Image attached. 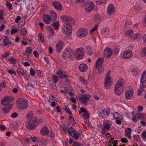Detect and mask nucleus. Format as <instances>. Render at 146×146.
I'll return each mask as SVG.
<instances>
[{"label":"nucleus","instance_id":"nucleus-10","mask_svg":"<svg viewBox=\"0 0 146 146\" xmlns=\"http://www.w3.org/2000/svg\"><path fill=\"white\" fill-rule=\"evenodd\" d=\"M88 30L86 29H82L78 30V36L80 37H83L86 36L88 33Z\"/></svg>","mask_w":146,"mask_h":146},{"label":"nucleus","instance_id":"nucleus-46","mask_svg":"<svg viewBox=\"0 0 146 146\" xmlns=\"http://www.w3.org/2000/svg\"><path fill=\"white\" fill-rule=\"evenodd\" d=\"M82 116L84 118H86V119H88L89 117V114L87 111H86V112L82 114Z\"/></svg>","mask_w":146,"mask_h":146},{"label":"nucleus","instance_id":"nucleus-47","mask_svg":"<svg viewBox=\"0 0 146 146\" xmlns=\"http://www.w3.org/2000/svg\"><path fill=\"white\" fill-rule=\"evenodd\" d=\"M55 99V97L52 95L51 94L50 96L48 102H51L52 101L54 100Z\"/></svg>","mask_w":146,"mask_h":146},{"label":"nucleus","instance_id":"nucleus-58","mask_svg":"<svg viewBox=\"0 0 146 146\" xmlns=\"http://www.w3.org/2000/svg\"><path fill=\"white\" fill-rule=\"evenodd\" d=\"M98 27V25H96L95 27L93 28L90 31V33H93L94 32L96 31V29H97Z\"/></svg>","mask_w":146,"mask_h":146},{"label":"nucleus","instance_id":"nucleus-2","mask_svg":"<svg viewBox=\"0 0 146 146\" xmlns=\"http://www.w3.org/2000/svg\"><path fill=\"white\" fill-rule=\"evenodd\" d=\"M124 81L122 79H120L116 83L115 92L117 95H120L123 90Z\"/></svg>","mask_w":146,"mask_h":146},{"label":"nucleus","instance_id":"nucleus-11","mask_svg":"<svg viewBox=\"0 0 146 146\" xmlns=\"http://www.w3.org/2000/svg\"><path fill=\"white\" fill-rule=\"evenodd\" d=\"M42 19L47 24H49L52 21V18L50 16L47 14L43 15Z\"/></svg>","mask_w":146,"mask_h":146},{"label":"nucleus","instance_id":"nucleus-22","mask_svg":"<svg viewBox=\"0 0 146 146\" xmlns=\"http://www.w3.org/2000/svg\"><path fill=\"white\" fill-rule=\"evenodd\" d=\"M104 61V59L102 57H100L98 58V60L96 62V66L97 68L99 67H100V66L102 65V63Z\"/></svg>","mask_w":146,"mask_h":146},{"label":"nucleus","instance_id":"nucleus-21","mask_svg":"<svg viewBox=\"0 0 146 146\" xmlns=\"http://www.w3.org/2000/svg\"><path fill=\"white\" fill-rule=\"evenodd\" d=\"M12 106V104H10L8 106H5L3 108V112L5 113H7L9 112Z\"/></svg>","mask_w":146,"mask_h":146},{"label":"nucleus","instance_id":"nucleus-9","mask_svg":"<svg viewBox=\"0 0 146 146\" xmlns=\"http://www.w3.org/2000/svg\"><path fill=\"white\" fill-rule=\"evenodd\" d=\"M112 53L111 49L108 47L104 51V56L107 58H109L111 56Z\"/></svg>","mask_w":146,"mask_h":146},{"label":"nucleus","instance_id":"nucleus-44","mask_svg":"<svg viewBox=\"0 0 146 146\" xmlns=\"http://www.w3.org/2000/svg\"><path fill=\"white\" fill-rule=\"evenodd\" d=\"M4 98L6 100H8L7 101L8 102V103H9L11 102L13 100V98L11 97H9L7 96Z\"/></svg>","mask_w":146,"mask_h":146},{"label":"nucleus","instance_id":"nucleus-64","mask_svg":"<svg viewBox=\"0 0 146 146\" xmlns=\"http://www.w3.org/2000/svg\"><path fill=\"white\" fill-rule=\"evenodd\" d=\"M144 44L146 45V34L145 35L142 37Z\"/></svg>","mask_w":146,"mask_h":146},{"label":"nucleus","instance_id":"nucleus-1","mask_svg":"<svg viewBox=\"0 0 146 146\" xmlns=\"http://www.w3.org/2000/svg\"><path fill=\"white\" fill-rule=\"evenodd\" d=\"M60 18L64 23V34L67 35H71L72 32L71 26L74 23V20L70 17L65 15L61 16Z\"/></svg>","mask_w":146,"mask_h":146},{"label":"nucleus","instance_id":"nucleus-48","mask_svg":"<svg viewBox=\"0 0 146 146\" xmlns=\"http://www.w3.org/2000/svg\"><path fill=\"white\" fill-rule=\"evenodd\" d=\"M4 11L3 10H0V20H3L4 18L3 17L4 15Z\"/></svg>","mask_w":146,"mask_h":146},{"label":"nucleus","instance_id":"nucleus-28","mask_svg":"<svg viewBox=\"0 0 146 146\" xmlns=\"http://www.w3.org/2000/svg\"><path fill=\"white\" fill-rule=\"evenodd\" d=\"M110 30L109 29L105 28L102 29V34L105 36L106 35H108L109 33Z\"/></svg>","mask_w":146,"mask_h":146},{"label":"nucleus","instance_id":"nucleus-50","mask_svg":"<svg viewBox=\"0 0 146 146\" xmlns=\"http://www.w3.org/2000/svg\"><path fill=\"white\" fill-rule=\"evenodd\" d=\"M6 6L10 10L13 9L12 4L9 2H7V3Z\"/></svg>","mask_w":146,"mask_h":146},{"label":"nucleus","instance_id":"nucleus-16","mask_svg":"<svg viewBox=\"0 0 146 146\" xmlns=\"http://www.w3.org/2000/svg\"><path fill=\"white\" fill-rule=\"evenodd\" d=\"M69 128H70L72 133L73 134L72 137L74 138L75 139H78V137L80 136V133H78L72 127H70Z\"/></svg>","mask_w":146,"mask_h":146},{"label":"nucleus","instance_id":"nucleus-54","mask_svg":"<svg viewBox=\"0 0 146 146\" xmlns=\"http://www.w3.org/2000/svg\"><path fill=\"white\" fill-rule=\"evenodd\" d=\"M137 71V69H132L131 70V72L134 75H136L138 73Z\"/></svg>","mask_w":146,"mask_h":146},{"label":"nucleus","instance_id":"nucleus-18","mask_svg":"<svg viewBox=\"0 0 146 146\" xmlns=\"http://www.w3.org/2000/svg\"><path fill=\"white\" fill-rule=\"evenodd\" d=\"M64 43L61 40H59L58 42L56 44V51L58 52H59L60 51L61 49L63 47Z\"/></svg>","mask_w":146,"mask_h":146},{"label":"nucleus","instance_id":"nucleus-19","mask_svg":"<svg viewBox=\"0 0 146 146\" xmlns=\"http://www.w3.org/2000/svg\"><path fill=\"white\" fill-rule=\"evenodd\" d=\"M49 131L48 128L46 126L44 127L40 131L41 134L43 135H48L49 133Z\"/></svg>","mask_w":146,"mask_h":146},{"label":"nucleus","instance_id":"nucleus-45","mask_svg":"<svg viewBox=\"0 0 146 146\" xmlns=\"http://www.w3.org/2000/svg\"><path fill=\"white\" fill-rule=\"evenodd\" d=\"M106 0H97L96 1V3L99 5L103 3H106Z\"/></svg>","mask_w":146,"mask_h":146},{"label":"nucleus","instance_id":"nucleus-13","mask_svg":"<svg viewBox=\"0 0 146 146\" xmlns=\"http://www.w3.org/2000/svg\"><path fill=\"white\" fill-rule=\"evenodd\" d=\"M107 11L109 15H113L115 12L114 6L111 3L109 4Z\"/></svg>","mask_w":146,"mask_h":146},{"label":"nucleus","instance_id":"nucleus-5","mask_svg":"<svg viewBox=\"0 0 146 146\" xmlns=\"http://www.w3.org/2000/svg\"><path fill=\"white\" fill-rule=\"evenodd\" d=\"M74 51L71 48H66L62 54V56L64 59H66L68 57L71 58L73 55Z\"/></svg>","mask_w":146,"mask_h":146},{"label":"nucleus","instance_id":"nucleus-49","mask_svg":"<svg viewBox=\"0 0 146 146\" xmlns=\"http://www.w3.org/2000/svg\"><path fill=\"white\" fill-rule=\"evenodd\" d=\"M100 18V15L97 14H95L94 16V19L96 21L99 20Z\"/></svg>","mask_w":146,"mask_h":146},{"label":"nucleus","instance_id":"nucleus-23","mask_svg":"<svg viewBox=\"0 0 146 146\" xmlns=\"http://www.w3.org/2000/svg\"><path fill=\"white\" fill-rule=\"evenodd\" d=\"M140 82L143 84L146 82V70L142 74L141 77L140 79Z\"/></svg>","mask_w":146,"mask_h":146},{"label":"nucleus","instance_id":"nucleus-39","mask_svg":"<svg viewBox=\"0 0 146 146\" xmlns=\"http://www.w3.org/2000/svg\"><path fill=\"white\" fill-rule=\"evenodd\" d=\"M17 71L18 74L20 75H21L23 76L25 74L24 71L21 68H19L17 69Z\"/></svg>","mask_w":146,"mask_h":146},{"label":"nucleus","instance_id":"nucleus-56","mask_svg":"<svg viewBox=\"0 0 146 146\" xmlns=\"http://www.w3.org/2000/svg\"><path fill=\"white\" fill-rule=\"evenodd\" d=\"M46 29L47 30L49 31V32H50L52 35L54 34V31L53 29L51 28V27H47Z\"/></svg>","mask_w":146,"mask_h":146},{"label":"nucleus","instance_id":"nucleus-42","mask_svg":"<svg viewBox=\"0 0 146 146\" xmlns=\"http://www.w3.org/2000/svg\"><path fill=\"white\" fill-rule=\"evenodd\" d=\"M64 110L65 111L70 115L72 114V113L68 107L67 106H65Z\"/></svg>","mask_w":146,"mask_h":146},{"label":"nucleus","instance_id":"nucleus-4","mask_svg":"<svg viewBox=\"0 0 146 146\" xmlns=\"http://www.w3.org/2000/svg\"><path fill=\"white\" fill-rule=\"evenodd\" d=\"M27 101L24 99L19 98L17 99V102L21 109H26L27 107Z\"/></svg>","mask_w":146,"mask_h":146},{"label":"nucleus","instance_id":"nucleus-60","mask_svg":"<svg viewBox=\"0 0 146 146\" xmlns=\"http://www.w3.org/2000/svg\"><path fill=\"white\" fill-rule=\"evenodd\" d=\"M8 61L11 62V64H13L14 65L16 63V60L15 59L12 58L8 60Z\"/></svg>","mask_w":146,"mask_h":146},{"label":"nucleus","instance_id":"nucleus-40","mask_svg":"<svg viewBox=\"0 0 146 146\" xmlns=\"http://www.w3.org/2000/svg\"><path fill=\"white\" fill-rule=\"evenodd\" d=\"M136 115L138 119H140L141 118L144 117V114L143 113H136Z\"/></svg>","mask_w":146,"mask_h":146},{"label":"nucleus","instance_id":"nucleus-24","mask_svg":"<svg viewBox=\"0 0 146 146\" xmlns=\"http://www.w3.org/2000/svg\"><path fill=\"white\" fill-rule=\"evenodd\" d=\"M80 70L82 72H84L87 70V66L84 64H80L79 66Z\"/></svg>","mask_w":146,"mask_h":146},{"label":"nucleus","instance_id":"nucleus-43","mask_svg":"<svg viewBox=\"0 0 146 146\" xmlns=\"http://www.w3.org/2000/svg\"><path fill=\"white\" fill-rule=\"evenodd\" d=\"M38 36V37L40 38V40L42 42H44V36H43L42 33H39Z\"/></svg>","mask_w":146,"mask_h":146},{"label":"nucleus","instance_id":"nucleus-62","mask_svg":"<svg viewBox=\"0 0 146 146\" xmlns=\"http://www.w3.org/2000/svg\"><path fill=\"white\" fill-rule=\"evenodd\" d=\"M17 29L16 28H13L11 31V34H12L17 33Z\"/></svg>","mask_w":146,"mask_h":146},{"label":"nucleus","instance_id":"nucleus-8","mask_svg":"<svg viewBox=\"0 0 146 146\" xmlns=\"http://www.w3.org/2000/svg\"><path fill=\"white\" fill-rule=\"evenodd\" d=\"M110 71L109 70L108 73V74L105 78V81L104 82V84L105 85V87L107 88V87H109L112 84L111 81H110L111 78L110 77Z\"/></svg>","mask_w":146,"mask_h":146},{"label":"nucleus","instance_id":"nucleus-27","mask_svg":"<svg viewBox=\"0 0 146 146\" xmlns=\"http://www.w3.org/2000/svg\"><path fill=\"white\" fill-rule=\"evenodd\" d=\"M131 128H127L125 130V134L129 138H130L131 137Z\"/></svg>","mask_w":146,"mask_h":146},{"label":"nucleus","instance_id":"nucleus-53","mask_svg":"<svg viewBox=\"0 0 146 146\" xmlns=\"http://www.w3.org/2000/svg\"><path fill=\"white\" fill-rule=\"evenodd\" d=\"M86 111H87L86 109L83 107H81L80 108V110L79 111V114L80 115L82 113H84L86 112Z\"/></svg>","mask_w":146,"mask_h":146},{"label":"nucleus","instance_id":"nucleus-26","mask_svg":"<svg viewBox=\"0 0 146 146\" xmlns=\"http://www.w3.org/2000/svg\"><path fill=\"white\" fill-rule=\"evenodd\" d=\"M32 50L30 47L27 48L25 50V53L23 52V54L24 55H26L27 56V57L28 58L29 56L30 55V54L32 53Z\"/></svg>","mask_w":146,"mask_h":146},{"label":"nucleus","instance_id":"nucleus-32","mask_svg":"<svg viewBox=\"0 0 146 146\" xmlns=\"http://www.w3.org/2000/svg\"><path fill=\"white\" fill-rule=\"evenodd\" d=\"M27 33V31L25 28H23L21 30L20 34L21 35L23 36H25Z\"/></svg>","mask_w":146,"mask_h":146},{"label":"nucleus","instance_id":"nucleus-41","mask_svg":"<svg viewBox=\"0 0 146 146\" xmlns=\"http://www.w3.org/2000/svg\"><path fill=\"white\" fill-rule=\"evenodd\" d=\"M52 78L54 83H56L58 82V78L57 76L53 75L52 76Z\"/></svg>","mask_w":146,"mask_h":146},{"label":"nucleus","instance_id":"nucleus-17","mask_svg":"<svg viewBox=\"0 0 146 146\" xmlns=\"http://www.w3.org/2000/svg\"><path fill=\"white\" fill-rule=\"evenodd\" d=\"M133 95V92L132 90H128L125 94V98L127 100H130L132 98Z\"/></svg>","mask_w":146,"mask_h":146},{"label":"nucleus","instance_id":"nucleus-36","mask_svg":"<svg viewBox=\"0 0 146 146\" xmlns=\"http://www.w3.org/2000/svg\"><path fill=\"white\" fill-rule=\"evenodd\" d=\"M103 127L107 130H110V125L108 123H106L105 122L103 123Z\"/></svg>","mask_w":146,"mask_h":146},{"label":"nucleus","instance_id":"nucleus-3","mask_svg":"<svg viewBox=\"0 0 146 146\" xmlns=\"http://www.w3.org/2000/svg\"><path fill=\"white\" fill-rule=\"evenodd\" d=\"M86 7L85 10L88 13L90 12L92 10L96 11L98 9L97 7L94 6L93 2L91 1L86 3Z\"/></svg>","mask_w":146,"mask_h":146},{"label":"nucleus","instance_id":"nucleus-29","mask_svg":"<svg viewBox=\"0 0 146 146\" xmlns=\"http://www.w3.org/2000/svg\"><path fill=\"white\" fill-rule=\"evenodd\" d=\"M102 112L105 117L107 116L110 113V111L109 109H105L102 111Z\"/></svg>","mask_w":146,"mask_h":146},{"label":"nucleus","instance_id":"nucleus-6","mask_svg":"<svg viewBox=\"0 0 146 146\" xmlns=\"http://www.w3.org/2000/svg\"><path fill=\"white\" fill-rule=\"evenodd\" d=\"M84 56V50L82 48L77 49L76 53L75 56L78 60L83 59Z\"/></svg>","mask_w":146,"mask_h":146},{"label":"nucleus","instance_id":"nucleus-57","mask_svg":"<svg viewBox=\"0 0 146 146\" xmlns=\"http://www.w3.org/2000/svg\"><path fill=\"white\" fill-rule=\"evenodd\" d=\"M131 114L133 115V117L132 118V120L134 122H136L137 121V120L136 119V118H137V117H136V116L135 115H134V112L133 111H132L131 113Z\"/></svg>","mask_w":146,"mask_h":146},{"label":"nucleus","instance_id":"nucleus-63","mask_svg":"<svg viewBox=\"0 0 146 146\" xmlns=\"http://www.w3.org/2000/svg\"><path fill=\"white\" fill-rule=\"evenodd\" d=\"M141 135L143 139L146 138V131H144L141 134Z\"/></svg>","mask_w":146,"mask_h":146},{"label":"nucleus","instance_id":"nucleus-15","mask_svg":"<svg viewBox=\"0 0 146 146\" xmlns=\"http://www.w3.org/2000/svg\"><path fill=\"white\" fill-rule=\"evenodd\" d=\"M36 122H34L33 121H29L27 123V127L28 129H34L35 126H36Z\"/></svg>","mask_w":146,"mask_h":146},{"label":"nucleus","instance_id":"nucleus-14","mask_svg":"<svg viewBox=\"0 0 146 146\" xmlns=\"http://www.w3.org/2000/svg\"><path fill=\"white\" fill-rule=\"evenodd\" d=\"M26 117L29 121H33L34 122H36L38 119L36 117H33V114L32 113H27L26 115Z\"/></svg>","mask_w":146,"mask_h":146},{"label":"nucleus","instance_id":"nucleus-35","mask_svg":"<svg viewBox=\"0 0 146 146\" xmlns=\"http://www.w3.org/2000/svg\"><path fill=\"white\" fill-rule=\"evenodd\" d=\"M51 25L53 26L54 28L56 30H57L58 29L59 27V22H57L54 23H52Z\"/></svg>","mask_w":146,"mask_h":146},{"label":"nucleus","instance_id":"nucleus-30","mask_svg":"<svg viewBox=\"0 0 146 146\" xmlns=\"http://www.w3.org/2000/svg\"><path fill=\"white\" fill-rule=\"evenodd\" d=\"M4 37L5 38L3 40L4 46H6L9 45V38L7 36H5Z\"/></svg>","mask_w":146,"mask_h":146},{"label":"nucleus","instance_id":"nucleus-61","mask_svg":"<svg viewBox=\"0 0 146 146\" xmlns=\"http://www.w3.org/2000/svg\"><path fill=\"white\" fill-rule=\"evenodd\" d=\"M119 114L117 112H115L113 114V116L114 118L116 119H118V117Z\"/></svg>","mask_w":146,"mask_h":146},{"label":"nucleus","instance_id":"nucleus-20","mask_svg":"<svg viewBox=\"0 0 146 146\" xmlns=\"http://www.w3.org/2000/svg\"><path fill=\"white\" fill-rule=\"evenodd\" d=\"M123 56L124 59L130 58L132 56V52L130 50L125 51L124 52Z\"/></svg>","mask_w":146,"mask_h":146},{"label":"nucleus","instance_id":"nucleus-31","mask_svg":"<svg viewBox=\"0 0 146 146\" xmlns=\"http://www.w3.org/2000/svg\"><path fill=\"white\" fill-rule=\"evenodd\" d=\"M50 14L54 18V20L55 21L57 18V15L56 13L53 10H51L50 11Z\"/></svg>","mask_w":146,"mask_h":146},{"label":"nucleus","instance_id":"nucleus-37","mask_svg":"<svg viewBox=\"0 0 146 146\" xmlns=\"http://www.w3.org/2000/svg\"><path fill=\"white\" fill-rule=\"evenodd\" d=\"M25 87L27 90H31L32 89L33 86L32 83H28L26 85Z\"/></svg>","mask_w":146,"mask_h":146},{"label":"nucleus","instance_id":"nucleus-25","mask_svg":"<svg viewBox=\"0 0 146 146\" xmlns=\"http://www.w3.org/2000/svg\"><path fill=\"white\" fill-rule=\"evenodd\" d=\"M86 50L88 55L91 56L93 54V50L92 48L90 46H87Z\"/></svg>","mask_w":146,"mask_h":146},{"label":"nucleus","instance_id":"nucleus-34","mask_svg":"<svg viewBox=\"0 0 146 146\" xmlns=\"http://www.w3.org/2000/svg\"><path fill=\"white\" fill-rule=\"evenodd\" d=\"M125 33L126 35H128L129 36L132 37V35L134 33L133 32L132 30H129L126 31Z\"/></svg>","mask_w":146,"mask_h":146},{"label":"nucleus","instance_id":"nucleus-59","mask_svg":"<svg viewBox=\"0 0 146 146\" xmlns=\"http://www.w3.org/2000/svg\"><path fill=\"white\" fill-rule=\"evenodd\" d=\"M144 90H143L142 88H139L137 91V95L139 96L141 95L142 94V92Z\"/></svg>","mask_w":146,"mask_h":146},{"label":"nucleus","instance_id":"nucleus-52","mask_svg":"<svg viewBox=\"0 0 146 146\" xmlns=\"http://www.w3.org/2000/svg\"><path fill=\"white\" fill-rule=\"evenodd\" d=\"M35 71L33 68H31L30 69V74L32 76H34L35 74Z\"/></svg>","mask_w":146,"mask_h":146},{"label":"nucleus","instance_id":"nucleus-51","mask_svg":"<svg viewBox=\"0 0 146 146\" xmlns=\"http://www.w3.org/2000/svg\"><path fill=\"white\" fill-rule=\"evenodd\" d=\"M80 81L82 83H83L85 84H88L87 81L84 80L83 78L80 77L79 79Z\"/></svg>","mask_w":146,"mask_h":146},{"label":"nucleus","instance_id":"nucleus-55","mask_svg":"<svg viewBox=\"0 0 146 146\" xmlns=\"http://www.w3.org/2000/svg\"><path fill=\"white\" fill-rule=\"evenodd\" d=\"M63 72L62 70L59 69L57 72L56 74L59 76L60 78L63 75Z\"/></svg>","mask_w":146,"mask_h":146},{"label":"nucleus","instance_id":"nucleus-7","mask_svg":"<svg viewBox=\"0 0 146 146\" xmlns=\"http://www.w3.org/2000/svg\"><path fill=\"white\" fill-rule=\"evenodd\" d=\"M91 96L89 94H82V97L79 98V100L81 101L82 103L84 104H87V101H89V98Z\"/></svg>","mask_w":146,"mask_h":146},{"label":"nucleus","instance_id":"nucleus-38","mask_svg":"<svg viewBox=\"0 0 146 146\" xmlns=\"http://www.w3.org/2000/svg\"><path fill=\"white\" fill-rule=\"evenodd\" d=\"M3 100L1 101V104L5 106L9 105V103H8V102L7 101L8 100H6L5 98H3Z\"/></svg>","mask_w":146,"mask_h":146},{"label":"nucleus","instance_id":"nucleus-12","mask_svg":"<svg viewBox=\"0 0 146 146\" xmlns=\"http://www.w3.org/2000/svg\"><path fill=\"white\" fill-rule=\"evenodd\" d=\"M52 4L54 8L60 11L62 9V6L61 3L58 1H55L52 3Z\"/></svg>","mask_w":146,"mask_h":146},{"label":"nucleus","instance_id":"nucleus-33","mask_svg":"<svg viewBox=\"0 0 146 146\" xmlns=\"http://www.w3.org/2000/svg\"><path fill=\"white\" fill-rule=\"evenodd\" d=\"M119 50V46H117L115 47L113 51V52L115 55H117L118 54Z\"/></svg>","mask_w":146,"mask_h":146}]
</instances>
